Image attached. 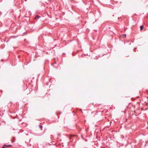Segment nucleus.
Masks as SVG:
<instances>
[{"instance_id": "f257e3e1", "label": "nucleus", "mask_w": 148, "mask_h": 148, "mask_svg": "<svg viewBox=\"0 0 148 148\" xmlns=\"http://www.w3.org/2000/svg\"><path fill=\"white\" fill-rule=\"evenodd\" d=\"M126 37V34H123L122 35H121L120 38H125Z\"/></svg>"}, {"instance_id": "f03ea898", "label": "nucleus", "mask_w": 148, "mask_h": 148, "mask_svg": "<svg viewBox=\"0 0 148 148\" xmlns=\"http://www.w3.org/2000/svg\"><path fill=\"white\" fill-rule=\"evenodd\" d=\"M40 18V16L37 15L36 16L35 19H39Z\"/></svg>"}, {"instance_id": "7ed1b4c3", "label": "nucleus", "mask_w": 148, "mask_h": 148, "mask_svg": "<svg viewBox=\"0 0 148 148\" xmlns=\"http://www.w3.org/2000/svg\"><path fill=\"white\" fill-rule=\"evenodd\" d=\"M4 146H6V147H11L12 146V145H4Z\"/></svg>"}, {"instance_id": "20e7f679", "label": "nucleus", "mask_w": 148, "mask_h": 148, "mask_svg": "<svg viewBox=\"0 0 148 148\" xmlns=\"http://www.w3.org/2000/svg\"><path fill=\"white\" fill-rule=\"evenodd\" d=\"M143 25H141L140 26V30H141L143 29Z\"/></svg>"}, {"instance_id": "39448f33", "label": "nucleus", "mask_w": 148, "mask_h": 148, "mask_svg": "<svg viewBox=\"0 0 148 148\" xmlns=\"http://www.w3.org/2000/svg\"><path fill=\"white\" fill-rule=\"evenodd\" d=\"M39 127L40 128V129H42V126L41 125H39Z\"/></svg>"}, {"instance_id": "423d86ee", "label": "nucleus", "mask_w": 148, "mask_h": 148, "mask_svg": "<svg viewBox=\"0 0 148 148\" xmlns=\"http://www.w3.org/2000/svg\"><path fill=\"white\" fill-rule=\"evenodd\" d=\"M2 148H7L5 147H4L3 146V147H2Z\"/></svg>"}, {"instance_id": "0eeeda50", "label": "nucleus", "mask_w": 148, "mask_h": 148, "mask_svg": "<svg viewBox=\"0 0 148 148\" xmlns=\"http://www.w3.org/2000/svg\"><path fill=\"white\" fill-rule=\"evenodd\" d=\"M147 98L148 99V97H147Z\"/></svg>"}]
</instances>
